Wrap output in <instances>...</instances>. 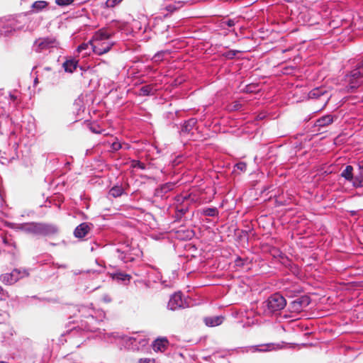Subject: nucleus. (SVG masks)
I'll use <instances>...</instances> for the list:
<instances>
[{
    "label": "nucleus",
    "instance_id": "2eb2a0df",
    "mask_svg": "<svg viewBox=\"0 0 363 363\" xmlns=\"http://www.w3.org/2000/svg\"><path fill=\"white\" fill-rule=\"evenodd\" d=\"M335 118L330 114L323 116L315 121L314 125L319 128L318 130H320V128H325L332 124Z\"/></svg>",
    "mask_w": 363,
    "mask_h": 363
},
{
    "label": "nucleus",
    "instance_id": "423d86ee",
    "mask_svg": "<svg viewBox=\"0 0 363 363\" xmlns=\"http://www.w3.org/2000/svg\"><path fill=\"white\" fill-rule=\"evenodd\" d=\"M118 257L125 263L133 262L136 257H140L142 252L137 247L122 245L116 249Z\"/></svg>",
    "mask_w": 363,
    "mask_h": 363
},
{
    "label": "nucleus",
    "instance_id": "c03bdc74",
    "mask_svg": "<svg viewBox=\"0 0 363 363\" xmlns=\"http://www.w3.org/2000/svg\"><path fill=\"white\" fill-rule=\"evenodd\" d=\"M111 23L113 24V27L118 28L120 30H123L126 26V23L118 21L116 20L112 21Z\"/></svg>",
    "mask_w": 363,
    "mask_h": 363
},
{
    "label": "nucleus",
    "instance_id": "72a5a7b5",
    "mask_svg": "<svg viewBox=\"0 0 363 363\" xmlns=\"http://www.w3.org/2000/svg\"><path fill=\"white\" fill-rule=\"evenodd\" d=\"M108 143L110 144L111 150L113 152L123 148V144L120 143L116 138H115L113 141H108Z\"/></svg>",
    "mask_w": 363,
    "mask_h": 363
},
{
    "label": "nucleus",
    "instance_id": "ddd939ff",
    "mask_svg": "<svg viewBox=\"0 0 363 363\" xmlns=\"http://www.w3.org/2000/svg\"><path fill=\"white\" fill-rule=\"evenodd\" d=\"M124 341L129 349L133 350H139L140 347L146 345L147 340L145 338L138 337H125Z\"/></svg>",
    "mask_w": 363,
    "mask_h": 363
},
{
    "label": "nucleus",
    "instance_id": "8fccbe9b",
    "mask_svg": "<svg viewBox=\"0 0 363 363\" xmlns=\"http://www.w3.org/2000/svg\"><path fill=\"white\" fill-rule=\"evenodd\" d=\"M246 260L238 257L235 260V264L237 267H242L245 264Z\"/></svg>",
    "mask_w": 363,
    "mask_h": 363
},
{
    "label": "nucleus",
    "instance_id": "c9c22d12",
    "mask_svg": "<svg viewBox=\"0 0 363 363\" xmlns=\"http://www.w3.org/2000/svg\"><path fill=\"white\" fill-rule=\"evenodd\" d=\"M182 1H178V2H174L173 4H170L169 5H167L165 6V9L170 12V13H172L174 11H175L176 10H177L178 9H179L180 7L182 6Z\"/></svg>",
    "mask_w": 363,
    "mask_h": 363
},
{
    "label": "nucleus",
    "instance_id": "f704fd0d",
    "mask_svg": "<svg viewBox=\"0 0 363 363\" xmlns=\"http://www.w3.org/2000/svg\"><path fill=\"white\" fill-rule=\"evenodd\" d=\"M167 54V52L165 50L159 51L156 54H155V55L152 58V60L155 63H158L164 60V57Z\"/></svg>",
    "mask_w": 363,
    "mask_h": 363
},
{
    "label": "nucleus",
    "instance_id": "20e7f679",
    "mask_svg": "<svg viewBox=\"0 0 363 363\" xmlns=\"http://www.w3.org/2000/svg\"><path fill=\"white\" fill-rule=\"evenodd\" d=\"M363 77V59L359 62L356 68L345 76V82L347 83L346 89L347 91L353 92L361 84L360 79Z\"/></svg>",
    "mask_w": 363,
    "mask_h": 363
},
{
    "label": "nucleus",
    "instance_id": "f8f14e48",
    "mask_svg": "<svg viewBox=\"0 0 363 363\" xmlns=\"http://www.w3.org/2000/svg\"><path fill=\"white\" fill-rule=\"evenodd\" d=\"M4 103L7 104L11 110L17 108L21 102V94L17 90L9 91L4 96Z\"/></svg>",
    "mask_w": 363,
    "mask_h": 363
},
{
    "label": "nucleus",
    "instance_id": "5fc2aeb1",
    "mask_svg": "<svg viewBox=\"0 0 363 363\" xmlns=\"http://www.w3.org/2000/svg\"><path fill=\"white\" fill-rule=\"evenodd\" d=\"M139 363H155V359L150 358H141L139 359Z\"/></svg>",
    "mask_w": 363,
    "mask_h": 363
},
{
    "label": "nucleus",
    "instance_id": "9d476101",
    "mask_svg": "<svg viewBox=\"0 0 363 363\" xmlns=\"http://www.w3.org/2000/svg\"><path fill=\"white\" fill-rule=\"evenodd\" d=\"M311 303V298L308 296H301L291 301L289 309L291 313H301Z\"/></svg>",
    "mask_w": 363,
    "mask_h": 363
},
{
    "label": "nucleus",
    "instance_id": "c85d7f7f",
    "mask_svg": "<svg viewBox=\"0 0 363 363\" xmlns=\"http://www.w3.org/2000/svg\"><path fill=\"white\" fill-rule=\"evenodd\" d=\"M177 201L180 203L181 205L187 204L194 201V199H191V194H181L177 196Z\"/></svg>",
    "mask_w": 363,
    "mask_h": 363
},
{
    "label": "nucleus",
    "instance_id": "473e14b6",
    "mask_svg": "<svg viewBox=\"0 0 363 363\" xmlns=\"http://www.w3.org/2000/svg\"><path fill=\"white\" fill-rule=\"evenodd\" d=\"M280 263L286 267L294 268L297 270V265L292 263L291 261L284 254L279 259Z\"/></svg>",
    "mask_w": 363,
    "mask_h": 363
},
{
    "label": "nucleus",
    "instance_id": "3c124183",
    "mask_svg": "<svg viewBox=\"0 0 363 363\" xmlns=\"http://www.w3.org/2000/svg\"><path fill=\"white\" fill-rule=\"evenodd\" d=\"M101 248V245L96 242H91L90 243V250L91 252H95L96 250H97L98 249Z\"/></svg>",
    "mask_w": 363,
    "mask_h": 363
},
{
    "label": "nucleus",
    "instance_id": "b1692460",
    "mask_svg": "<svg viewBox=\"0 0 363 363\" xmlns=\"http://www.w3.org/2000/svg\"><path fill=\"white\" fill-rule=\"evenodd\" d=\"M341 177L345 180L351 182L353 180V167L351 165H347L345 169L341 172Z\"/></svg>",
    "mask_w": 363,
    "mask_h": 363
},
{
    "label": "nucleus",
    "instance_id": "09e8293b",
    "mask_svg": "<svg viewBox=\"0 0 363 363\" xmlns=\"http://www.w3.org/2000/svg\"><path fill=\"white\" fill-rule=\"evenodd\" d=\"M188 208L189 207L187 204L180 205V206L177 207V211L179 212L182 215L185 214L187 212Z\"/></svg>",
    "mask_w": 363,
    "mask_h": 363
},
{
    "label": "nucleus",
    "instance_id": "13d9d810",
    "mask_svg": "<svg viewBox=\"0 0 363 363\" xmlns=\"http://www.w3.org/2000/svg\"><path fill=\"white\" fill-rule=\"evenodd\" d=\"M122 144H123V148L122 149H124V150H129L130 149V145L128 143H123Z\"/></svg>",
    "mask_w": 363,
    "mask_h": 363
},
{
    "label": "nucleus",
    "instance_id": "6e6d98bb",
    "mask_svg": "<svg viewBox=\"0 0 363 363\" xmlns=\"http://www.w3.org/2000/svg\"><path fill=\"white\" fill-rule=\"evenodd\" d=\"M102 300L105 302V303H110L111 301V298L110 297V296L106 294V295H104L103 297H102Z\"/></svg>",
    "mask_w": 363,
    "mask_h": 363
},
{
    "label": "nucleus",
    "instance_id": "37998d69",
    "mask_svg": "<svg viewBox=\"0 0 363 363\" xmlns=\"http://www.w3.org/2000/svg\"><path fill=\"white\" fill-rule=\"evenodd\" d=\"M3 243L8 247H11L16 248V242L13 240L12 238L5 237L3 238Z\"/></svg>",
    "mask_w": 363,
    "mask_h": 363
},
{
    "label": "nucleus",
    "instance_id": "dca6fc26",
    "mask_svg": "<svg viewBox=\"0 0 363 363\" xmlns=\"http://www.w3.org/2000/svg\"><path fill=\"white\" fill-rule=\"evenodd\" d=\"M224 317L222 315L208 316L203 318L205 325L208 327H215L222 324Z\"/></svg>",
    "mask_w": 363,
    "mask_h": 363
},
{
    "label": "nucleus",
    "instance_id": "9b49d317",
    "mask_svg": "<svg viewBox=\"0 0 363 363\" xmlns=\"http://www.w3.org/2000/svg\"><path fill=\"white\" fill-rule=\"evenodd\" d=\"M186 307H189V303L186 300L183 299L182 294L180 292L174 293L172 295L167 303V308L171 311Z\"/></svg>",
    "mask_w": 363,
    "mask_h": 363
},
{
    "label": "nucleus",
    "instance_id": "864d4df0",
    "mask_svg": "<svg viewBox=\"0 0 363 363\" xmlns=\"http://www.w3.org/2000/svg\"><path fill=\"white\" fill-rule=\"evenodd\" d=\"M9 296L8 293L0 286V299L4 300Z\"/></svg>",
    "mask_w": 363,
    "mask_h": 363
},
{
    "label": "nucleus",
    "instance_id": "a878e982",
    "mask_svg": "<svg viewBox=\"0 0 363 363\" xmlns=\"http://www.w3.org/2000/svg\"><path fill=\"white\" fill-rule=\"evenodd\" d=\"M354 187L359 188L363 187V170L358 172L353 177V180L351 182Z\"/></svg>",
    "mask_w": 363,
    "mask_h": 363
},
{
    "label": "nucleus",
    "instance_id": "7ed1b4c3",
    "mask_svg": "<svg viewBox=\"0 0 363 363\" xmlns=\"http://www.w3.org/2000/svg\"><path fill=\"white\" fill-rule=\"evenodd\" d=\"M262 305L264 313L271 315L284 309L286 305V301L281 294L275 293L263 302Z\"/></svg>",
    "mask_w": 363,
    "mask_h": 363
},
{
    "label": "nucleus",
    "instance_id": "49530a36",
    "mask_svg": "<svg viewBox=\"0 0 363 363\" xmlns=\"http://www.w3.org/2000/svg\"><path fill=\"white\" fill-rule=\"evenodd\" d=\"M122 0H106L105 6L107 8H113L119 4Z\"/></svg>",
    "mask_w": 363,
    "mask_h": 363
},
{
    "label": "nucleus",
    "instance_id": "bf43d9fd",
    "mask_svg": "<svg viewBox=\"0 0 363 363\" xmlns=\"http://www.w3.org/2000/svg\"><path fill=\"white\" fill-rule=\"evenodd\" d=\"M361 170H363V164L359 163L358 164V172H361Z\"/></svg>",
    "mask_w": 363,
    "mask_h": 363
},
{
    "label": "nucleus",
    "instance_id": "1a4fd4ad",
    "mask_svg": "<svg viewBox=\"0 0 363 363\" xmlns=\"http://www.w3.org/2000/svg\"><path fill=\"white\" fill-rule=\"evenodd\" d=\"M58 233L57 225L48 223H36L35 235L51 236Z\"/></svg>",
    "mask_w": 363,
    "mask_h": 363
},
{
    "label": "nucleus",
    "instance_id": "5701e85b",
    "mask_svg": "<svg viewBox=\"0 0 363 363\" xmlns=\"http://www.w3.org/2000/svg\"><path fill=\"white\" fill-rule=\"evenodd\" d=\"M174 185V184L172 182H167L166 184L161 185L160 187L157 189L155 191L156 196H163L164 194L170 191L173 189Z\"/></svg>",
    "mask_w": 363,
    "mask_h": 363
},
{
    "label": "nucleus",
    "instance_id": "0eeeda50",
    "mask_svg": "<svg viewBox=\"0 0 363 363\" xmlns=\"http://www.w3.org/2000/svg\"><path fill=\"white\" fill-rule=\"evenodd\" d=\"M29 273L27 270L15 269L10 273H6L0 276V281L6 285H12L17 282L20 279L28 277Z\"/></svg>",
    "mask_w": 363,
    "mask_h": 363
},
{
    "label": "nucleus",
    "instance_id": "a18cd8bd",
    "mask_svg": "<svg viewBox=\"0 0 363 363\" xmlns=\"http://www.w3.org/2000/svg\"><path fill=\"white\" fill-rule=\"evenodd\" d=\"M74 0H55V4L60 6H66L72 4Z\"/></svg>",
    "mask_w": 363,
    "mask_h": 363
},
{
    "label": "nucleus",
    "instance_id": "412c9836",
    "mask_svg": "<svg viewBox=\"0 0 363 363\" xmlns=\"http://www.w3.org/2000/svg\"><path fill=\"white\" fill-rule=\"evenodd\" d=\"M78 66V61L75 59L67 60L63 64L62 67L66 72L72 73Z\"/></svg>",
    "mask_w": 363,
    "mask_h": 363
},
{
    "label": "nucleus",
    "instance_id": "f3484780",
    "mask_svg": "<svg viewBox=\"0 0 363 363\" xmlns=\"http://www.w3.org/2000/svg\"><path fill=\"white\" fill-rule=\"evenodd\" d=\"M48 6V2L46 1H34L30 6V13H40L46 9Z\"/></svg>",
    "mask_w": 363,
    "mask_h": 363
},
{
    "label": "nucleus",
    "instance_id": "052dcab7",
    "mask_svg": "<svg viewBox=\"0 0 363 363\" xmlns=\"http://www.w3.org/2000/svg\"><path fill=\"white\" fill-rule=\"evenodd\" d=\"M189 0H186V1H188Z\"/></svg>",
    "mask_w": 363,
    "mask_h": 363
},
{
    "label": "nucleus",
    "instance_id": "de8ad7c7",
    "mask_svg": "<svg viewBox=\"0 0 363 363\" xmlns=\"http://www.w3.org/2000/svg\"><path fill=\"white\" fill-rule=\"evenodd\" d=\"M235 168L240 170L241 172H245L247 169V164L244 162H240L235 165Z\"/></svg>",
    "mask_w": 363,
    "mask_h": 363
},
{
    "label": "nucleus",
    "instance_id": "4be33fe9",
    "mask_svg": "<svg viewBox=\"0 0 363 363\" xmlns=\"http://www.w3.org/2000/svg\"><path fill=\"white\" fill-rule=\"evenodd\" d=\"M18 28L15 26L13 22L6 24H0V35H8L12 30H15Z\"/></svg>",
    "mask_w": 363,
    "mask_h": 363
},
{
    "label": "nucleus",
    "instance_id": "4468645a",
    "mask_svg": "<svg viewBox=\"0 0 363 363\" xmlns=\"http://www.w3.org/2000/svg\"><path fill=\"white\" fill-rule=\"evenodd\" d=\"M93 227L92 223H82L76 227L74 230V235L77 238H83L88 235Z\"/></svg>",
    "mask_w": 363,
    "mask_h": 363
},
{
    "label": "nucleus",
    "instance_id": "e433bc0d",
    "mask_svg": "<svg viewBox=\"0 0 363 363\" xmlns=\"http://www.w3.org/2000/svg\"><path fill=\"white\" fill-rule=\"evenodd\" d=\"M113 278L117 280L125 281H129L130 279V276L127 274L119 272V273L114 274Z\"/></svg>",
    "mask_w": 363,
    "mask_h": 363
},
{
    "label": "nucleus",
    "instance_id": "79ce46f5",
    "mask_svg": "<svg viewBox=\"0 0 363 363\" xmlns=\"http://www.w3.org/2000/svg\"><path fill=\"white\" fill-rule=\"evenodd\" d=\"M132 167L133 168H138L140 169H145L146 165L143 162H141L139 160H133L132 161Z\"/></svg>",
    "mask_w": 363,
    "mask_h": 363
},
{
    "label": "nucleus",
    "instance_id": "a19ab883",
    "mask_svg": "<svg viewBox=\"0 0 363 363\" xmlns=\"http://www.w3.org/2000/svg\"><path fill=\"white\" fill-rule=\"evenodd\" d=\"M270 253L272 255V256L274 258H277V259H280L281 257H282V255H284V253L279 249V248H277V247H273L271 251H270Z\"/></svg>",
    "mask_w": 363,
    "mask_h": 363
},
{
    "label": "nucleus",
    "instance_id": "4d7b16f0",
    "mask_svg": "<svg viewBox=\"0 0 363 363\" xmlns=\"http://www.w3.org/2000/svg\"><path fill=\"white\" fill-rule=\"evenodd\" d=\"M290 271L294 274H298V267H297V270H296L294 268H291V267H288Z\"/></svg>",
    "mask_w": 363,
    "mask_h": 363
},
{
    "label": "nucleus",
    "instance_id": "6ab92c4d",
    "mask_svg": "<svg viewBox=\"0 0 363 363\" xmlns=\"http://www.w3.org/2000/svg\"><path fill=\"white\" fill-rule=\"evenodd\" d=\"M284 291L286 296L294 297L296 294L302 292V287L298 284H293L290 286L284 287Z\"/></svg>",
    "mask_w": 363,
    "mask_h": 363
},
{
    "label": "nucleus",
    "instance_id": "7c9ffc66",
    "mask_svg": "<svg viewBox=\"0 0 363 363\" xmlns=\"http://www.w3.org/2000/svg\"><path fill=\"white\" fill-rule=\"evenodd\" d=\"M23 232L35 235L36 222L25 223Z\"/></svg>",
    "mask_w": 363,
    "mask_h": 363
},
{
    "label": "nucleus",
    "instance_id": "a211bd4d",
    "mask_svg": "<svg viewBox=\"0 0 363 363\" xmlns=\"http://www.w3.org/2000/svg\"><path fill=\"white\" fill-rule=\"evenodd\" d=\"M197 123V120L191 118L184 122L182 127L180 133L182 134H189Z\"/></svg>",
    "mask_w": 363,
    "mask_h": 363
},
{
    "label": "nucleus",
    "instance_id": "f03ea898",
    "mask_svg": "<svg viewBox=\"0 0 363 363\" xmlns=\"http://www.w3.org/2000/svg\"><path fill=\"white\" fill-rule=\"evenodd\" d=\"M113 35L114 32L106 28L96 31L91 38L92 52L97 55L108 52L115 44L114 42L109 40Z\"/></svg>",
    "mask_w": 363,
    "mask_h": 363
},
{
    "label": "nucleus",
    "instance_id": "f257e3e1",
    "mask_svg": "<svg viewBox=\"0 0 363 363\" xmlns=\"http://www.w3.org/2000/svg\"><path fill=\"white\" fill-rule=\"evenodd\" d=\"M74 315L79 318L77 325L70 330L71 337L79 335L84 336L86 333H94L99 329V325L105 318V313L100 309H96L93 305H79L73 307Z\"/></svg>",
    "mask_w": 363,
    "mask_h": 363
},
{
    "label": "nucleus",
    "instance_id": "6e6552de",
    "mask_svg": "<svg viewBox=\"0 0 363 363\" xmlns=\"http://www.w3.org/2000/svg\"><path fill=\"white\" fill-rule=\"evenodd\" d=\"M332 94L328 90L325 86H319L313 89L308 93V98L313 99H320L323 103V107H325L330 99L331 98Z\"/></svg>",
    "mask_w": 363,
    "mask_h": 363
},
{
    "label": "nucleus",
    "instance_id": "2f4dec72",
    "mask_svg": "<svg viewBox=\"0 0 363 363\" xmlns=\"http://www.w3.org/2000/svg\"><path fill=\"white\" fill-rule=\"evenodd\" d=\"M140 93H139V95L140 96H150V95H153L154 94V89H153V86L152 85H145V86H143L140 89Z\"/></svg>",
    "mask_w": 363,
    "mask_h": 363
},
{
    "label": "nucleus",
    "instance_id": "cd10ccee",
    "mask_svg": "<svg viewBox=\"0 0 363 363\" xmlns=\"http://www.w3.org/2000/svg\"><path fill=\"white\" fill-rule=\"evenodd\" d=\"M77 51L79 52H82L85 51L84 55H89L92 51V43L91 40H90L88 43H82L77 48Z\"/></svg>",
    "mask_w": 363,
    "mask_h": 363
},
{
    "label": "nucleus",
    "instance_id": "4c0bfd02",
    "mask_svg": "<svg viewBox=\"0 0 363 363\" xmlns=\"http://www.w3.org/2000/svg\"><path fill=\"white\" fill-rule=\"evenodd\" d=\"M25 225V223H20V224H16V223H9L7 224V226L11 229H13L16 231H23V228Z\"/></svg>",
    "mask_w": 363,
    "mask_h": 363
},
{
    "label": "nucleus",
    "instance_id": "c756f323",
    "mask_svg": "<svg viewBox=\"0 0 363 363\" xmlns=\"http://www.w3.org/2000/svg\"><path fill=\"white\" fill-rule=\"evenodd\" d=\"M201 213L205 216L216 217L218 216V210L216 207L205 208Z\"/></svg>",
    "mask_w": 363,
    "mask_h": 363
},
{
    "label": "nucleus",
    "instance_id": "603ef678",
    "mask_svg": "<svg viewBox=\"0 0 363 363\" xmlns=\"http://www.w3.org/2000/svg\"><path fill=\"white\" fill-rule=\"evenodd\" d=\"M254 351H259V352H266L271 350V345H264V348L259 349L257 347H253Z\"/></svg>",
    "mask_w": 363,
    "mask_h": 363
},
{
    "label": "nucleus",
    "instance_id": "39448f33",
    "mask_svg": "<svg viewBox=\"0 0 363 363\" xmlns=\"http://www.w3.org/2000/svg\"><path fill=\"white\" fill-rule=\"evenodd\" d=\"M59 42L54 36L42 37L36 39L33 45V50L38 53L51 52L59 47Z\"/></svg>",
    "mask_w": 363,
    "mask_h": 363
},
{
    "label": "nucleus",
    "instance_id": "ea45409f",
    "mask_svg": "<svg viewBox=\"0 0 363 363\" xmlns=\"http://www.w3.org/2000/svg\"><path fill=\"white\" fill-rule=\"evenodd\" d=\"M240 51H238V50H228L227 52H225L223 54V56L225 57L227 59L232 60V59H233L235 57L237 53H238Z\"/></svg>",
    "mask_w": 363,
    "mask_h": 363
},
{
    "label": "nucleus",
    "instance_id": "58836bf2",
    "mask_svg": "<svg viewBox=\"0 0 363 363\" xmlns=\"http://www.w3.org/2000/svg\"><path fill=\"white\" fill-rule=\"evenodd\" d=\"M235 25V22L233 19H228L226 21H223L220 24V28H223V29H225L226 27H233Z\"/></svg>",
    "mask_w": 363,
    "mask_h": 363
},
{
    "label": "nucleus",
    "instance_id": "aec40b11",
    "mask_svg": "<svg viewBox=\"0 0 363 363\" xmlns=\"http://www.w3.org/2000/svg\"><path fill=\"white\" fill-rule=\"evenodd\" d=\"M167 343L166 338L157 339L152 344V348L155 352H163L167 348Z\"/></svg>",
    "mask_w": 363,
    "mask_h": 363
},
{
    "label": "nucleus",
    "instance_id": "bb28decb",
    "mask_svg": "<svg viewBox=\"0 0 363 363\" xmlns=\"http://www.w3.org/2000/svg\"><path fill=\"white\" fill-rule=\"evenodd\" d=\"M125 193L124 189L122 186L116 185L109 190V195L113 198H117L122 196Z\"/></svg>",
    "mask_w": 363,
    "mask_h": 363
},
{
    "label": "nucleus",
    "instance_id": "393cba45",
    "mask_svg": "<svg viewBox=\"0 0 363 363\" xmlns=\"http://www.w3.org/2000/svg\"><path fill=\"white\" fill-rule=\"evenodd\" d=\"M89 128L92 133L96 134H103L104 135H108L106 130L102 128L100 125L96 122L91 123L89 125Z\"/></svg>",
    "mask_w": 363,
    "mask_h": 363
}]
</instances>
